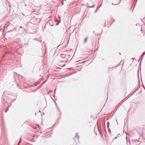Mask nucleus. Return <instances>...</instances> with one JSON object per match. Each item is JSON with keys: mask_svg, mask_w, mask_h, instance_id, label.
<instances>
[{"mask_svg": "<svg viewBox=\"0 0 145 145\" xmlns=\"http://www.w3.org/2000/svg\"><path fill=\"white\" fill-rule=\"evenodd\" d=\"M62 57V58H64V57Z\"/></svg>", "mask_w": 145, "mask_h": 145, "instance_id": "obj_24", "label": "nucleus"}, {"mask_svg": "<svg viewBox=\"0 0 145 145\" xmlns=\"http://www.w3.org/2000/svg\"><path fill=\"white\" fill-rule=\"evenodd\" d=\"M140 57H139V59H140Z\"/></svg>", "mask_w": 145, "mask_h": 145, "instance_id": "obj_26", "label": "nucleus"}, {"mask_svg": "<svg viewBox=\"0 0 145 145\" xmlns=\"http://www.w3.org/2000/svg\"><path fill=\"white\" fill-rule=\"evenodd\" d=\"M44 113H43V114H42L44 115Z\"/></svg>", "mask_w": 145, "mask_h": 145, "instance_id": "obj_20", "label": "nucleus"}, {"mask_svg": "<svg viewBox=\"0 0 145 145\" xmlns=\"http://www.w3.org/2000/svg\"><path fill=\"white\" fill-rule=\"evenodd\" d=\"M46 80H47V79H46V80H45V81H44L42 83V84H44L45 83V82H46Z\"/></svg>", "mask_w": 145, "mask_h": 145, "instance_id": "obj_7", "label": "nucleus"}, {"mask_svg": "<svg viewBox=\"0 0 145 145\" xmlns=\"http://www.w3.org/2000/svg\"><path fill=\"white\" fill-rule=\"evenodd\" d=\"M56 89H55V90H54V92H55L56 91Z\"/></svg>", "mask_w": 145, "mask_h": 145, "instance_id": "obj_18", "label": "nucleus"}, {"mask_svg": "<svg viewBox=\"0 0 145 145\" xmlns=\"http://www.w3.org/2000/svg\"><path fill=\"white\" fill-rule=\"evenodd\" d=\"M59 18H60V17L59 16Z\"/></svg>", "mask_w": 145, "mask_h": 145, "instance_id": "obj_22", "label": "nucleus"}, {"mask_svg": "<svg viewBox=\"0 0 145 145\" xmlns=\"http://www.w3.org/2000/svg\"><path fill=\"white\" fill-rule=\"evenodd\" d=\"M106 125H107V127H108L109 125V121H108L107 122Z\"/></svg>", "mask_w": 145, "mask_h": 145, "instance_id": "obj_5", "label": "nucleus"}, {"mask_svg": "<svg viewBox=\"0 0 145 145\" xmlns=\"http://www.w3.org/2000/svg\"><path fill=\"white\" fill-rule=\"evenodd\" d=\"M116 138H117V137H115V138H114V140H114V139H116Z\"/></svg>", "mask_w": 145, "mask_h": 145, "instance_id": "obj_16", "label": "nucleus"}, {"mask_svg": "<svg viewBox=\"0 0 145 145\" xmlns=\"http://www.w3.org/2000/svg\"><path fill=\"white\" fill-rule=\"evenodd\" d=\"M95 33V31H93V33Z\"/></svg>", "mask_w": 145, "mask_h": 145, "instance_id": "obj_23", "label": "nucleus"}, {"mask_svg": "<svg viewBox=\"0 0 145 145\" xmlns=\"http://www.w3.org/2000/svg\"><path fill=\"white\" fill-rule=\"evenodd\" d=\"M20 28H22V27H20Z\"/></svg>", "mask_w": 145, "mask_h": 145, "instance_id": "obj_25", "label": "nucleus"}, {"mask_svg": "<svg viewBox=\"0 0 145 145\" xmlns=\"http://www.w3.org/2000/svg\"><path fill=\"white\" fill-rule=\"evenodd\" d=\"M11 106L10 105H9L7 107L6 110H5V112H7V111H8V109H9V107Z\"/></svg>", "mask_w": 145, "mask_h": 145, "instance_id": "obj_3", "label": "nucleus"}, {"mask_svg": "<svg viewBox=\"0 0 145 145\" xmlns=\"http://www.w3.org/2000/svg\"><path fill=\"white\" fill-rule=\"evenodd\" d=\"M76 138L78 139H79V136L78 135V133H76V135L74 136V138H76Z\"/></svg>", "mask_w": 145, "mask_h": 145, "instance_id": "obj_1", "label": "nucleus"}, {"mask_svg": "<svg viewBox=\"0 0 145 145\" xmlns=\"http://www.w3.org/2000/svg\"><path fill=\"white\" fill-rule=\"evenodd\" d=\"M34 39L35 40H38L37 39Z\"/></svg>", "mask_w": 145, "mask_h": 145, "instance_id": "obj_17", "label": "nucleus"}, {"mask_svg": "<svg viewBox=\"0 0 145 145\" xmlns=\"http://www.w3.org/2000/svg\"><path fill=\"white\" fill-rule=\"evenodd\" d=\"M112 68L115 69V68H116V66H114V67H113Z\"/></svg>", "mask_w": 145, "mask_h": 145, "instance_id": "obj_12", "label": "nucleus"}, {"mask_svg": "<svg viewBox=\"0 0 145 145\" xmlns=\"http://www.w3.org/2000/svg\"><path fill=\"white\" fill-rule=\"evenodd\" d=\"M52 90H51V91H50L49 93H50V92H52Z\"/></svg>", "mask_w": 145, "mask_h": 145, "instance_id": "obj_15", "label": "nucleus"}, {"mask_svg": "<svg viewBox=\"0 0 145 145\" xmlns=\"http://www.w3.org/2000/svg\"><path fill=\"white\" fill-rule=\"evenodd\" d=\"M44 113H43V114H42L44 115Z\"/></svg>", "mask_w": 145, "mask_h": 145, "instance_id": "obj_21", "label": "nucleus"}, {"mask_svg": "<svg viewBox=\"0 0 145 145\" xmlns=\"http://www.w3.org/2000/svg\"><path fill=\"white\" fill-rule=\"evenodd\" d=\"M134 141H135V142H136V143L137 142H139V141H137V140H134Z\"/></svg>", "mask_w": 145, "mask_h": 145, "instance_id": "obj_8", "label": "nucleus"}, {"mask_svg": "<svg viewBox=\"0 0 145 145\" xmlns=\"http://www.w3.org/2000/svg\"><path fill=\"white\" fill-rule=\"evenodd\" d=\"M139 145V144H136L135 145Z\"/></svg>", "mask_w": 145, "mask_h": 145, "instance_id": "obj_19", "label": "nucleus"}, {"mask_svg": "<svg viewBox=\"0 0 145 145\" xmlns=\"http://www.w3.org/2000/svg\"><path fill=\"white\" fill-rule=\"evenodd\" d=\"M101 6V5H100L97 8H99Z\"/></svg>", "mask_w": 145, "mask_h": 145, "instance_id": "obj_11", "label": "nucleus"}, {"mask_svg": "<svg viewBox=\"0 0 145 145\" xmlns=\"http://www.w3.org/2000/svg\"><path fill=\"white\" fill-rule=\"evenodd\" d=\"M87 39H88V37H86L85 39L84 40V43H86L87 42Z\"/></svg>", "mask_w": 145, "mask_h": 145, "instance_id": "obj_2", "label": "nucleus"}, {"mask_svg": "<svg viewBox=\"0 0 145 145\" xmlns=\"http://www.w3.org/2000/svg\"><path fill=\"white\" fill-rule=\"evenodd\" d=\"M55 104L56 105V106L57 107V109H58V110L59 111L60 113H61V112L60 111V110L59 108L58 107V106H57V104H56V102H55Z\"/></svg>", "mask_w": 145, "mask_h": 145, "instance_id": "obj_4", "label": "nucleus"}, {"mask_svg": "<svg viewBox=\"0 0 145 145\" xmlns=\"http://www.w3.org/2000/svg\"><path fill=\"white\" fill-rule=\"evenodd\" d=\"M94 6V5H93V6H91L90 7V8H92V7H93Z\"/></svg>", "mask_w": 145, "mask_h": 145, "instance_id": "obj_14", "label": "nucleus"}, {"mask_svg": "<svg viewBox=\"0 0 145 145\" xmlns=\"http://www.w3.org/2000/svg\"><path fill=\"white\" fill-rule=\"evenodd\" d=\"M2 30V29L0 27V31H1Z\"/></svg>", "mask_w": 145, "mask_h": 145, "instance_id": "obj_13", "label": "nucleus"}, {"mask_svg": "<svg viewBox=\"0 0 145 145\" xmlns=\"http://www.w3.org/2000/svg\"><path fill=\"white\" fill-rule=\"evenodd\" d=\"M97 9H98V8H97L96 9L95 11V12H96L97 11Z\"/></svg>", "mask_w": 145, "mask_h": 145, "instance_id": "obj_10", "label": "nucleus"}, {"mask_svg": "<svg viewBox=\"0 0 145 145\" xmlns=\"http://www.w3.org/2000/svg\"><path fill=\"white\" fill-rule=\"evenodd\" d=\"M145 53L144 52H143V53L142 54V56H144V55H145Z\"/></svg>", "mask_w": 145, "mask_h": 145, "instance_id": "obj_9", "label": "nucleus"}, {"mask_svg": "<svg viewBox=\"0 0 145 145\" xmlns=\"http://www.w3.org/2000/svg\"><path fill=\"white\" fill-rule=\"evenodd\" d=\"M21 137L20 138V141H19L18 144V145H19L20 144V143L21 141Z\"/></svg>", "mask_w": 145, "mask_h": 145, "instance_id": "obj_6", "label": "nucleus"}]
</instances>
